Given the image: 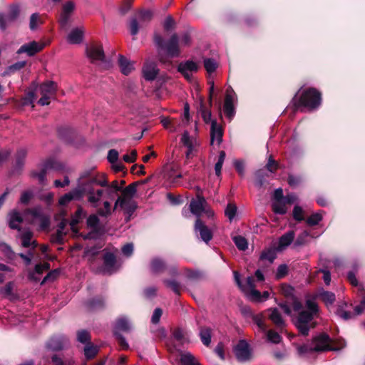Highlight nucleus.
I'll return each instance as SVG.
<instances>
[{"label":"nucleus","mask_w":365,"mask_h":365,"mask_svg":"<svg viewBox=\"0 0 365 365\" xmlns=\"http://www.w3.org/2000/svg\"><path fill=\"white\" fill-rule=\"evenodd\" d=\"M93 192L90 184L86 182V178H82L81 172L78 179V187L62 195L58 200V203L61 206H66L73 200H82L83 196L86 195L88 202L90 205H95L98 202L101 192L100 190Z\"/></svg>","instance_id":"1"},{"label":"nucleus","mask_w":365,"mask_h":365,"mask_svg":"<svg viewBox=\"0 0 365 365\" xmlns=\"http://www.w3.org/2000/svg\"><path fill=\"white\" fill-rule=\"evenodd\" d=\"M82 178H86V182L90 184L94 192L96 190L101 192V195L98 197V202L95 205L91 204V206L93 208L98 207L104 193L111 198L114 194L118 192L108 186V181L106 179V175L104 173H97L94 169L83 170L82 172Z\"/></svg>","instance_id":"2"},{"label":"nucleus","mask_w":365,"mask_h":365,"mask_svg":"<svg viewBox=\"0 0 365 365\" xmlns=\"http://www.w3.org/2000/svg\"><path fill=\"white\" fill-rule=\"evenodd\" d=\"M294 112L300 107H304L309 110H314L322 104V94L314 88H301L292 98Z\"/></svg>","instance_id":"3"},{"label":"nucleus","mask_w":365,"mask_h":365,"mask_svg":"<svg viewBox=\"0 0 365 365\" xmlns=\"http://www.w3.org/2000/svg\"><path fill=\"white\" fill-rule=\"evenodd\" d=\"M331 339L326 333H321L313 337L310 344H304L297 346L299 356L312 352H321L329 350H338L331 346Z\"/></svg>","instance_id":"4"},{"label":"nucleus","mask_w":365,"mask_h":365,"mask_svg":"<svg viewBox=\"0 0 365 365\" xmlns=\"http://www.w3.org/2000/svg\"><path fill=\"white\" fill-rule=\"evenodd\" d=\"M86 53L91 63L101 66L102 68L107 69L111 66V60L109 57L106 56L101 44L92 43L88 45Z\"/></svg>","instance_id":"5"},{"label":"nucleus","mask_w":365,"mask_h":365,"mask_svg":"<svg viewBox=\"0 0 365 365\" xmlns=\"http://www.w3.org/2000/svg\"><path fill=\"white\" fill-rule=\"evenodd\" d=\"M154 41L156 46L161 50L165 51L168 56L177 57L179 56V38L177 34H173L168 41H165L160 35L155 34Z\"/></svg>","instance_id":"6"},{"label":"nucleus","mask_w":365,"mask_h":365,"mask_svg":"<svg viewBox=\"0 0 365 365\" xmlns=\"http://www.w3.org/2000/svg\"><path fill=\"white\" fill-rule=\"evenodd\" d=\"M314 317L316 316L308 311L301 310L299 312L294 324L301 334L307 336L310 329L314 327L315 324L312 322Z\"/></svg>","instance_id":"7"},{"label":"nucleus","mask_w":365,"mask_h":365,"mask_svg":"<svg viewBox=\"0 0 365 365\" xmlns=\"http://www.w3.org/2000/svg\"><path fill=\"white\" fill-rule=\"evenodd\" d=\"M63 169V165L58 161L49 158L46 160L42 165L39 172L33 171L31 173V176L34 178H37L39 183L41 185H46V175L48 170H61Z\"/></svg>","instance_id":"8"},{"label":"nucleus","mask_w":365,"mask_h":365,"mask_svg":"<svg viewBox=\"0 0 365 365\" xmlns=\"http://www.w3.org/2000/svg\"><path fill=\"white\" fill-rule=\"evenodd\" d=\"M137 207L138 205L134 200L130 197H118L114 203L113 210H116L118 208L122 210L125 215V220L128 222L130 220Z\"/></svg>","instance_id":"9"},{"label":"nucleus","mask_w":365,"mask_h":365,"mask_svg":"<svg viewBox=\"0 0 365 365\" xmlns=\"http://www.w3.org/2000/svg\"><path fill=\"white\" fill-rule=\"evenodd\" d=\"M237 103V96L233 88L229 86L226 90L223 110L225 115L230 120H232L235 115V104Z\"/></svg>","instance_id":"10"},{"label":"nucleus","mask_w":365,"mask_h":365,"mask_svg":"<svg viewBox=\"0 0 365 365\" xmlns=\"http://www.w3.org/2000/svg\"><path fill=\"white\" fill-rule=\"evenodd\" d=\"M194 232L196 237L206 244H208L213 237L212 230L200 218H197L195 220Z\"/></svg>","instance_id":"11"},{"label":"nucleus","mask_w":365,"mask_h":365,"mask_svg":"<svg viewBox=\"0 0 365 365\" xmlns=\"http://www.w3.org/2000/svg\"><path fill=\"white\" fill-rule=\"evenodd\" d=\"M237 359L240 362H245L251 357L250 344L245 340L241 339L233 349Z\"/></svg>","instance_id":"12"},{"label":"nucleus","mask_w":365,"mask_h":365,"mask_svg":"<svg viewBox=\"0 0 365 365\" xmlns=\"http://www.w3.org/2000/svg\"><path fill=\"white\" fill-rule=\"evenodd\" d=\"M198 68L199 66L197 63L191 60H187L182 61L178 64V71L187 81H191L192 80V74L197 71Z\"/></svg>","instance_id":"13"},{"label":"nucleus","mask_w":365,"mask_h":365,"mask_svg":"<svg viewBox=\"0 0 365 365\" xmlns=\"http://www.w3.org/2000/svg\"><path fill=\"white\" fill-rule=\"evenodd\" d=\"M69 346V340L64 335L52 336L46 343L48 349L58 351L66 349Z\"/></svg>","instance_id":"14"},{"label":"nucleus","mask_w":365,"mask_h":365,"mask_svg":"<svg viewBox=\"0 0 365 365\" xmlns=\"http://www.w3.org/2000/svg\"><path fill=\"white\" fill-rule=\"evenodd\" d=\"M181 143L187 149L185 153L186 158L190 159L192 158L197 151V147L198 145L196 138L190 136L189 133L185 130L182 135Z\"/></svg>","instance_id":"15"},{"label":"nucleus","mask_w":365,"mask_h":365,"mask_svg":"<svg viewBox=\"0 0 365 365\" xmlns=\"http://www.w3.org/2000/svg\"><path fill=\"white\" fill-rule=\"evenodd\" d=\"M103 272L105 274H112L115 273L118 267L116 264V258L113 253L110 252H106L103 256Z\"/></svg>","instance_id":"16"},{"label":"nucleus","mask_w":365,"mask_h":365,"mask_svg":"<svg viewBox=\"0 0 365 365\" xmlns=\"http://www.w3.org/2000/svg\"><path fill=\"white\" fill-rule=\"evenodd\" d=\"M27 212L30 214L34 219L40 222L41 229H46L49 226V217L43 212L41 206H36L27 210Z\"/></svg>","instance_id":"17"},{"label":"nucleus","mask_w":365,"mask_h":365,"mask_svg":"<svg viewBox=\"0 0 365 365\" xmlns=\"http://www.w3.org/2000/svg\"><path fill=\"white\" fill-rule=\"evenodd\" d=\"M19 14V9L17 6H11L9 14L0 13V29L6 30L8 24L14 22Z\"/></svg>","instance_id":"18"},{"label":"nucleus","mask_w":365,"mask_h":365,"mask_svg":"<svg viewBox=\"0 0 365 365\" xmlns=\"http://www.w3.org/2000/svg\"><path fill=\"white\" fill-rule=\"evenodd\" d=\"M43 48V45L33 41L28 43L23 44L16 51V53H26L29 56H33Z\"/></svg>","instance_id":"19"},{"label":"nucleus","mask_w":365,"mask_h":365,"mask_svg":"<svg viewBox=\"0 0 365 365\" xmlns=\"http://www.w3.org/2000/svg\"><path fill=\"white\" fill-rule=\"evenodd\" d=\"M223 129L216 120H213L210 127V141L213 145L215 143L219 145L222 141Z\"/></svg>","instance_id":"20"},{"label":"nucleus","mask_w":365,"mask_h":365,"mask_svg":"<svg viewBox=\"0 0 365 365\" xmlns=\"http://www.w3.org/2000/svg\"><path fill=\"white\" fill-rule=\"evenodd\" d=\"M205 200L203 197L197 196V199L192 200L190 203V210L197 218H200L202 213L205 212Z\"/></svg>","instance_id":"21"},{"label":"nucleus","mask_w":365,"mask_h":365,"mask_svg":"<svg viewBox=\"0 0 365 365\" xmlns=\"http://www.w3.org/2000/svg\"><path fill=\"white\" fill-rule=\"evenodd\" d=\"M19 237L21 240V245L24 247L28 248L32 247L33 249L37 247V243L35 240H32L33 232L29 230L19 229Z\"/></svg>","instance_id":"22"},{"label":"nucleus","mask_w":365,"mask_h":365,"mask_svg":"<svg viewBox=\"0 0 365 365\" xmlns=\"http://www.w3.org/2000/svg\"><path fill=\"white\" fill-rule=\"evenodd\" d=\"M158 73V69L154 62H146L143 67V75L146 81H153Z\"/></svg>","instance_id":"23"},{"label":"nucleus","mask_w":365,"mask_h":365,"mask_svg":"<svg viewBox=\"0 0 365 365\" xmlns=\"http://www.w3.org/2000/svg\"><path fill=\"white\" fill-rule=\"evenodd\" d=\"M294 237L295 232L294 230H289L283 234L279 239V242L277 247V251H282L290 245L294 241Z\"/></svg>","instance_id":"24"},{"label":"nucleus","mask_w":365,"mask_h":365,"mask_svg":"<svg viewBox=\"0 0 365 365\" xmlns=\"http://www.w3.org/2000/svg\"><path fill=\"white\" fill-rule=\"evenodd\" d=\"M267 312H269V319L278 329H282L285 326L284 320L278 308H269Z\"/></svg>","instance_id":"25"},{"label":"nucleus","mask_w":365,"mask_h":365,"mask_svg":"<svg viewBox=\"0 0 365 365\" xmlns=\"http://www.w3.org/2000/svg\"><path fill=\"white\" fill-rule=\"evenodd\" d=\"M39 91L41 96L52 98L57 91V84L52 81H46L40 86Z\"/></svg>","instance_id":"26"},{"label":"nucleus","mask_w":365,"mask_h":365,"mask_svg":"<svg viewBox=\"0 0 365 365\" xmlns=\"http://www.w3.org/2000/svg\"><path fill=\"white\" fill-rule=\"evenodd\" d=\"M37 83L33 82L29 90L26 93L25 96L21 98V105L23 106H26L29 105H33L34 101L36 100V90L37 88Z\"/></svg>","instance_id":"27"},{"label":"nucleus","mask_w":365,"mask_h":365,"mask_svg":"<svg viewBox=\"0 0 365 365\" xmlns=\"http://www.w3.org/2000/svg\"><path fill=\"white\" fill-rule=\"evenodd\" d=\"M150 271L153 274H159L164 272L167 269V264L164 259L160 257H154L150 261Z\"/></svg>","instance_id":"28"},{"label":"nucleus","mask_w":365,"mask_h":365,"mask_svg":"<svg viewBox=\"0 0 365 365\" xmlns=\"http://www.w3.org/2000/svg\"><path fill=\"white\" fill-rule=\"evenodd\" d=\"M75 8L72 1H68L63 6L62 13L61 14L60 23L62 26H66L69 20L70 14Z\"/></svg>","instance_id":"29"},{"label":"nucleus","mask_w":365,"mask_h":365,"mask_svg":"<svg viewBox=\"0 0 365 365\" xmlns=\"http://www.w3.org/2000/svg\"><path fill=\"white\" fill-rule=\"evenodd\" d=\"M118 64L121 72L125 76L129 75L134 69L133 62L129 61L122 55L118 56Z\"/></svg>","instance_id":"30"},{"label":"nucleus","mask_w":365,"mask_h":365,"mask_svg":"<svg viewBox=\"0 0 365 365\" xmlns=\"http://www.w3.org/2000/svg\"><path fill=\"white\" fill-rule=\"evenodd\" d=\"M131 329L132 325L128 318L125 317H122L116 320L115 324V331H117L118 332H129L131 331Z\"/></svg>","instance_id":"31"},{"label":"nucleus","mask_w":365,"mask_h":365,"mask_svg":"<svg viewBox=\"0 0 365 365\" xmlns=\"http://www.w3.org/2000/svg\"><path fill=\"white\" fill-rule=\"evenodd\" d=\"M83 31L79 28H75L68 34L67 40L70 43L78 44L83 41Z\"/></svg>","instance_id":"32"},{"label":"nucleus","mask_w":365,"mask_h":365,"mask_svg":"<svg viewBox=\"0 0 365 365\" xmlns=\"http://www.w3.org/2000/svg\"><path fill=\"white\" fill-rule=\"evenodd\" d=\"M199 336L202 343L209 346L211 344L212 337V329L208 327H199Z\"/></svg>","instance_id":"33"},{"label":"nucleus","mask_w":365,"mask_h":365,"mask_svg":"<svg viewBox=\"0 0 365 365\" xmlns=\"http://www.w3.org/2000/svg\"><path fill=\"white\" fill-rule=\"evenodd\" d=\"M75 133V130L69 126H61L58 129L60 138L67 142H71L73 140Z\"/></svg>","instance_id":"34"},{"label":"nucleus","mask_w":365,"mask_h":365,"mask_svg":"<svg viewBox=\"0 0 365 365\" xmlns=\"http://www.w3.org/2000/svg\"><path fill=\"white\" fill-rule=\"evenodd\" d=\"M106 301L102 297H93L89 299L86 305L91 310L101 309L105 307Z\"/></svg>","instance_id":"35"},{"label":"nucleus","mask_w":365,"mask_h":365,"mask_svg":"<svg viewBox=\"0 0 365 365\" xmlns=\"http://www.w3.org/2000/svg\"><path fill=\"white\" fill-rule=\"evenodd\" d=\"M22 220L23 219L21 214L16 210L12 211L9 214V225L11 229L18 230L19 229H21L19 226V224L21 223Z\"/></svg>","instance_id":"36"},{"label":"nucleus","mask_w":365,"mask_h":365,"mask_svg":"<svg viewBox=\"0 0 365 365\" xmlns=\"http://www.w3.org/2000/svg\"><path fill=\"white\" fill-rule=\"evenodd\" d=\"M113 207L112 208L111 204L109 201L105 200L103 202V207H98L97 209V214L104 218H108L114 212Z\"/></svg>","instance_id":"37"},{"label":"nucleus","mask_w":365,"mask_h":365,"mask_svg":"<svg viewBox=\"0 0 365 365\" xmlns=\"http://www.w3.org/2000/svg\"><path fill=\"white\" fill-rule=\"evenodd\" d=\"M318 296L327 306L333 304L336 300L334 293L329 291H325L323 289L319 291Z\"/></svg>","instance_id":"38"},{"label":"nucleus","mask_w":365,"mask_h":365,"mask_svg":"<svg viewBox=\"0 0 365 365\" xmlns=\"http://www.w3.org/2000/svg\"><path fill=\"white\" fill-rule=\"evenodd\" d=\"M163 282L166 287L170 289L175 294H180V289L182 287L180 282L174 279H165L163 280Z\"/></svg>","instance_id":"39"},{"label":"nucleus","mask_w":365,"mask_h":365,"mask_svg":"<svg viewBox=\"0 0 365 365\" xmlns=\"http://www.w3.org/2000/svg\"><path fill=\"white\" fill-rule=\"evenodd\" d=\"M277 248H268L262 252L259 259L272 263L277 257Z\"/></svg>","instance_id":"40"},{"label":"nucleus","mask_w":365,"mask_h":365,"mask_svg":"<svg viewBox=\"0 0 365 365\" xmlns=\"http://www.w3.org/2000/svg\"><path fill=\"white\" fill-rule=\"evenodd\" d=\"M324 211L320 210L319 212L312 214L309 217L306 219V223L309 226L318 225L323 220Z\"/></svg>","instance_id":"41"},{"label":"nucleus","mask_w":365,"mask_h":365,"mask_svg":"<svg viewBox=\"0 0 365 365\" xmlns=\"http://www.w3.org/2000/svg\"><path fill=\"white\" fill-rule=\"evenodd\" d=\"M198 113L201 115L205 123H212V121L213 120L211 119L212 113L208 108H206L202 101H201L200 103Z\"/></svg>","instance_id":"42"},{"label":"nucleus","mask_w":365,"mask_h":365,"mask_svg":"<svg viewBox=\"0 0 365 365\" xmlns=\"http://www.w3.org/2000/svg\"><path fill=\"white\" fill-rule=\"evenodd\" d=\"M180 362L182 365H198L200 363L190 352H185L180 355Z\"/></svg>","instance_id":"43"},{"label":"nucleus","mask_w":365,"mask_h":365,"mask_svg":"<svg viewBox=\"0 0 365 365\" xmlns=\"http://www.w3.org/2000/svg\"><path fill=\"white\" fill-rule=\"evenodd\" d=\"M99 348L98 346L93 345L91 343H88L84 347L83 351L85 357L87 359H91L96 356L98 354Z\"/></svg>","instance_id":"44"},{"label":"nucleus","mask_w":365,"mask_h":365,"mask_svg":"<svg viewBox=\"0 0 365 365\" xmlns=\"http://www.w3.org/2000/svg\"><path fill=\"white\" fill-rule=\"evenodd\" d=\"M304 155V149L299 145H294L289 150V157L292 160H298L302 158Z\"/></svg>","instance_id":"45"},{"label":"nucleus","mask_w":365,"mask_h":365,"mask_svg":"<svg viewBox=\"0 0 365 365\" xmlns=\"http://www.w3.org/2000/svg\"><path fill=\"white\" fill-rule=\"evenodd\" d=\"M86 215V211L81 206H78L71 222V227L78 225Z\"/></svg>","instance_id":"46"},{"label":"nucleus","mask_w":365,"mask_h":365,"mask_svg":"<svg viewBox=\"0 0 365 365\" xmlns=\"http://www.w3.org/2000/svg\"><path fill=\"white\" fill-rule=\"evenodd\" d=\"M26 153L27 152L24 148H20L18 150L16 155V169L21 170L23 168Z\"/></svg>","instance_id":"47"},{"label":"nucleus","mask_w":365,"mask_h":365,"mask_svg":"<svg viewBox=\"0 0 365 365\" xmlns=\"http://www.w3.org/2000/svg\"><path fill=\"white\" fill-rule=\"evenodd\" d=\"M51 360L53 365H73V360L63 358L56 354L51 357Z\"/></svg>","instance_id":"48"},{"label":"nucleus","mask_w":365,"mask_h":365,"mask_svg":"<svg viewBox=\"0 0 365 365\" xmlns=\"http://www.w3.org/2000/svg\"><path fill=\"white\" fill-rule=\"evenodd\" d=\"M232 240L238 250L245 251L247 249L248 242L245 237L241 235H237L232 237Z\"/></svg>","instance_id":"49"},{"label":"nucleus","mask_w":365,"mask_h":365,"mask_svg":"<svg viewBox=\"0 0 365 365\" xmlns=\"http://www.w3.org/2000/svg\"><path fill=\"white\" fill-rule=\"evenodd\" d=\"M306 307L309 313L317 316L319 313V307L315 301V297L308 298L306 300Z\"/></svg>","instance_id":"50"},{"label":"nucleus","mask_w":365,"mask_h":365,"mask_svg":"<svg viewBox=\"0 0 365 365\" xmlns=\"http://www.w3.org/2000/svg\"><path fill=\"white\" fill-rule=\"evenodd\" d=\"M137 192L136 190V184L132 183L122 189V195L120 197H130L133 199V197L135 195Z\"/></svg>","instance_id":"51"},{"label":"nucleus","mask_w":365,"mask_h":365,"mask_svg":"<svg viewBox=\"0 0 365 365\" xmlns=\"http://www.w3.org/2000/svg\"><path fill=\"white\" fill-rule=\"evenodd\" d=\"M204 67L207 73H213L217 68V61L212 58H207L203 61Z\"/></svg>","instance_id":"52"},{"label":"nucleus","mask_w":365,"mask_h":365,"mask_svg":"<svg viewBox=\"0 0 365 365\" xmlns=\"http://www.w3.org/2000/svg\"><path fill=\"white\" fill-rule=\"evenodd\" d=\"M272 207L274 212L276 214L284 215L287 212V208L284 201L273 202Z\"/></svg>","instance_id":"53"},{"label":"nucleus","mask_w":365,"mask_h":365,"mask_svg":"<svg viewBox=\"0 0 365 365\" xmlns=\"http://www.w3.org/2000/svg\"><path fill=\"white\" fill-rule=\"evenodd\" d=\"M77 340L78 341L84 344H88V343H91V336L89 332L87 330L82 329L77 331Z\"/></svg>","instance_id":"54"},{"label":"nucleus","mask_w":365,"mask_h":365,"mask_svg":"<svg viewBox=\"0 0 365 365\" xmlns=\"http://www.w3.org/2000/svg\"><path fill=\"white\" fill-rule=\"evenodd\" d=\"M281 292L287 298V300H291L295 297L294 289L288 284H283L281 287Z\"/></svg>","instance_id":"55"},{"label":"nucleus","mask_w":365,"mask_h":365,"mask_svg":"<svg viewBox=\"0 0 365 365\" xmlns=\"http://www.w3.org/2000/svg\"><path fill=\"white\" fill-rule=\"evenodd\" d=\"M311 234L307 230H304L297 237L294 242L295 247H299L305 245L307 242V237H310Z\"/></svg>","instance_id":"56"},{"label":"nucleus","mask_w":365,"mask_h":365,"mask_svg":"<svg viewBox=\"0 0 365 365\" xmlns=\"http://www.w3.org/2000/svg\"><path fill=\"white\" fill-rule=\"evenodd\" d=\"M237 207L235 204L229 203L225 210V215L232 222L236 216Z\"/></svg>","instance_id":"57"},{"label":"nucleus","mask_w":365,"mask_h":365,"mask_svg":"<svg viewBox=\"0 0 365 365\" xmlns=\"http://www.w3.org/2000/svg\"><path fill=\"white\" fill-rule=\"evenodd\" d=\"M225 151H220L219 154V158L217 162L215 165V170L216 175L220 176L221 174V170L222 168V165L224 163V160L225 159Z\"/></svg>","instance_id":"58"},{"label":"nucleus","mask_w":365,"mask_h":365,"mask_svg":"<svg viewBox=\"0 0 365 365\" xmlns=\"http://www.w3.org/2000/svg\"><path fill=\"white\" fill-rule=\"evenodd\" d=\"M293 218L297 222L304 220V210L299 205H295L292 211Z\"/></svg>","instance_id":"59"},{"label":"nucleus","mask_w":365,"mask_h":365,"mask_svg":"<svg viewBox=\"0 0 365 365\" xmlns=\"http://www.w3.org/2000/svg\"><path fill=\"white\" fill-rule=\"evenodd\" d=\"M335 313L336 316L345 321L349 320L352 317L351 312L344 309L343 306H339Z\"/></svg>","instance_id":"60"},{"label":"nucleus","mask_w":365,"mask_h":365,"mask_svg":"<svg viewBox=\"0 0 365 365\" xmlns=\"http://www.w3.org/2000/svg\"><path fill=\"white\" fill-rule=\"evenodd\" d=\"M26 62L25 61H21L13 63L9 66L6 71V73L8 74L13 73L17 71L22 69L26 66Z\"/></svg>","instance_id":"61"},{"label":"nucleus","mask_w":365,"mask_h":365,"mask_svg":"<svg viewBox=\"0 0 365 365\" xmlns=\"http://www.w3.org/2000/svg\"><path fill=\"white\" fill-rule=\"evenodd\" d=\"M288 273V267L286 264H280L276 271L275 278L280 279L284 278Z\"/></svg>","instance_id":"62"},{"label":"nucleus","mask_w":365,"mask_h":365,"mask_svg":"<svg viewBox=\"0 0 365 365\" xmlns=\"http://www.w3.org/2000/svg\"><path fill=\"white\" fill-rule=\"evenodd\" d=\"M98 214H92L87 218V225L91 228H96L100 222Z\"/></svg>","instance_id":"63"},{"label":"nucleus","mask_w":365,"mask_h":365,"mask_svg":"<svg viewBox=\"0 0 365 365\" xmlns=\"http://www.w3.org/2000/svg\"><path fill=\"white\" fill-rule=\"evenodd\" d=\"M265 173L263 170H259L255 173V185L262 187L265 182Z\"/></svg>","instance_id":"64"}]
</instances>
